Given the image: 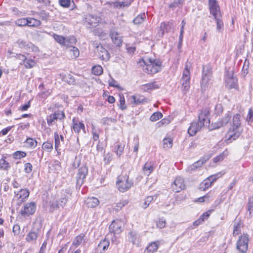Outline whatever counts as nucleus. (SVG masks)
I'll return each instance as SVG.
<instances>
[{
  "instance_id": "nucleus-16",
  "label": "nucleus",
  "mask_w": 253,
  "mask_h": 253,
  "mask_svg": "<svg viewBox=\"0 0 253 253\" xmlns=\"http://www.w3.org/2000/svg\"><path fill=\"white\" fill-rule=\"evenodd\" d=\"M182 85L184 90H188L190 88V70L187 64H186L182 77Z\"/></svg>"
},
{
  "instance_id": "nucleus-45",
  "label": "nucleus",
  "mask_w": 253,
  "mask_h": 253,
  "mask_svg": "<svg viewBox=\"0 0 253 253\" xmlns=\"http://www.w3.org/2000/svg\"><path fill=\"white\" fill-rule=\"evenodd\" d=\"M170 123V120L168 118H165L156 124L157 128H161L168 125Z\"/></svg>"
},
{
  "instance_id": "nucleus-61",
  "label": "nucleus",
  "mask_w": 253,
  "mask_h": 253,
  "mask_svg": "<svg viewBox=\"0 0 253 253\" xmlns=\"http://www.w3.org/2000/svg\"><path fill=\"white\" fill-rule=\"evenodd\" d=\"M248 210L250 216H252L253 214V198H252L249 199Z\"/></svg>"
},
{
  "instance_id": "nucleus-64",
  "label": "nucleus",
  "mask_w": 253,
  "mask_h": 253,
  "mask_svg": "<svg viewBox=\"0 0 253 253\" xmlns=\"http://www.w3.org/2000/svg\"><path fill=\"white\" fill-rule=\"evenodd\" d=\"M246 120L249 124L253 122V110L252 109H249Z\"/></svg>"
},
{
  "instance_id": "nucleus-12",
  "label": "nucleus",
  "mask_w": 253,
  "mask_h": 253,
  "mask_svg": "<svg viewBox=\"0 0 253 253\" xmlns=\"http://www.w3.org/2000/svg\"><path fill=\"white\" fill-rule=\"evenodd\" d=\"M249 236L247 234H243L239 236L237 243L236 248L241 253H246L248 249Z\"/></svg>"
},
{
  "instance_id": "nucleus-62",
  "label": "nucleus",
  "mask_w": 253,
  "mask_h": 253,
  "mask_svg": "<svg viewBox=\"0 0 253 253\" xmlns=\"http://www.w3.org/2000/svg\"><path fill=\"white\" fill-rule=\"evenodd\" d=\"M109 84L111 86H113L116 87L119 90H123L124 88L121 86H119L117 81H115L113 79L109 81Z\"/></svg>"
},
{
  "instance_id": "nucleus-58",
  "label": "nucleus",
  "mask_w": 253,
  "mask_h": 253,
  "mask_svg": "<svg viewBox=\"0 0 253 253\" xmlns=\"http://www.w3.org/2000/svg\"><path fill=\"white\" fill-rule=\"evenodd\" d=\"M32 99L28 100L25 104L21 105L19 108L18 110L21 112L25 111L31 107V102Z\"/></svg>"
},
{
  "instance_id": "nucleus-4",
  "label": "nucleus",
  "mask_w": 253,
  "mask_h": 253,
  "mask_svg": "<svg viewBox=\"0 0 253 253\" xmlns=\"http://www.w3.org/2000/svg\"><path fill=\"white\" fill-rule=\"evenodd\" d=\"M116 185L120 192H125L133 186V182L127 174L122 173L117 177Z\"/></svg>"
},
{
  "instance_id": "nucleus-28",
  "label": "nucleus",
  "mask_w": 253,
  "mask_h": 253,
  "mask_svg": "<svg viewBox=\"0 0 253 253\" xmlns=\"http://www.w3.org/2000/svg\"><path fill=\"white\" fill-rule=\"evenodd\" d=\"M212 82L211 78H202L201 86V89L203 91H205L207 90H209L211 87ZM205 93V92H204Z\"/></svg>"
},
{
  "instance_id": "nucleus-26",
  "label": "nucleus",
  "mask_w": 253,
  "mask_h": 253,
  "mask_svg": "<svg viewBox=\"0 0 253 253\" xmlns=\"http://www.w3.org/2000/svg\"><path fill=\"white\" fill-rule=\"evenodd\" d=\"M68 202V198L67 196L65 195L64 197L60 198L59 200L56 201L55 203H52L50 207L52 210H55L59 208H64Z\"/></svg>"
},
{
  "instance_id": "nucleus-19",
  "label": "nucleus",
  "mask_w": 253,
  "mask_h": 253,
  "mask_svg": "<svg viewBox=\"0 0 253 253\" xmlns=\"http://www.w3.org/2000/svg\"><path fill=\"white\" fill-rule=\"evenodd\" d=\"M128 202L127 199L122 198L114 204L112 205L111 207L109 208V211L110 212L120 211L125 206L128 204Z\"/></svg>"
},
{
  "instance_id": "nucleus-18",
  "label": "nucleus",
  "mask_w": 253,
  "mask_h": 253,
  "mask_svg": "<svg viewBox=\"0 0 253 253\" xmlns=\"http://www.w3.org/2000/svg\"><path fill=\"white\" fill-rule=\"evenodd\" d=\"M16 43L19 47L23 48L25 50L31 51L33 52L39 51L38 47L34 45L31 42H27L25 41L19 39L17 41Z\"/></svg>"
},
{
  "instance_id": "nucleus-22",
  "label": "nucleus",
  "mask_w": 253,
  "mask_h": 253,
  "mask_svg": "<svg viewBox=\"0 0 253 253\" xmlns=\"http://www.w3.org/2000/svg\"><path fill=\"white\" fill-rule=\"evenodd\" d=\"M110 36L113 43L117 46H121L122 45V37L117 32L112 30L110 32Z\"/></svg>"
},
{
  "instance_id": "nucleus-34",
  "label": "nucleus",
  "mask_w": 253,
  "mask_h": 253,
  "mask_svg": "<svg viewBox=\"0 0 253 253\" xmlns=\"http://www.w3.org/2000/svg\"><path fill=\"white\" fill-rule=\"evenodd\" d=\"M125 144L120 141H117L115 143L114 145V150L117 155L120 157L124 150Z\"/></svg>"
},
{
  "instance_id": "nucleus-1",
  "label": "nucleus",
  "mask_w": 253,
  "mask_h": 253,
  "mask_svg": "<svg viewBox=\"0 0 253 253\" xmlns=\"http://www.w3.org/2000/svg\"><path fill=\"white\" fill-rule=\"evenodd\" d=\"M240 117L241 116L239 114L233 116L232 123L223 138L224 141L226 144L232 143L241 135L242 131L240 130Z\"/></svg>"
},
{
  "instance_id": "nucleus-9",
  "label": "nucleus",
  "mask_w": 253,
  "mask_h": 253,
  "mask_svg": "<svg viewBox=\"0 0 253 253\" xmlns=\"http://www.w3.org/2000/svg\"><path fill=\"white\" fill-rule=\"evenodd\" d=\"M224 172H219L212 175L205 179L200 185V189L202 191H205L212 185L218 178L221 177Z\"/></svg>"
},
{
  "instance_id": "nucleus-52",
  "label": "nucleus",
  "mask_w": 253,
  "mask_h": 253,
  "mask_svg": "<svg viewBox=\"0 0 253 253\" xmlns=\"http://www.w3.org/2000/svg\"><path fill=\"white\" fill-rule=\"evenodd\" d=\"M153 201V197L152 196H147L144 200L143 202L141 204V207L146 209L149 205L151 203V202Z\"/></svg>"
},
{
  "instance_id": "nucleus-55",
  "label": "nucleus",
  "mask_w": 253,
  "mask_h": 253,
  "mask_svg": "<svg viewBox=\"0 0 253 253\" xmlns=\"http://www.w3.org/2000/svg\"><path fill=\"white\" fill-rule=\"evenodd\" d=\"M242 225L240 223H235L234 225L233 235L236 236L239 235L241 232Z\"/></svg>"
},
{
  "instance_id": "nucleus-57",
  "label": "nucleus",
  "mask_w": 253,
  "mask_h": 253,
  "mask_svg": "<svg viewBox=\"0 0 253 253\" xmlns=\"http://www.w3.org/2000/svg\"><path fill=\"white\" fill-rule=\"evenodd\" d=\"M58 2L61 6L64 8H69L73 1L71 0H58Z\"/></svg>"
},
{
  "instance_id": "nucleus-49",
  "label": "nucleus",
  "mask_w": 253,
  "mask_h": 253,
  "mask_svg": "<svg viewBox=\"0 0 253 253\" xmlns=\"http://www.w3.org/2000/svg\"><path fill=\"white\" fill-rule=\"evenodd\" d=\"M221 17L214 18L216 23V31L218 33H221L223 31L224 25L220 19Z\"/></svg>"
},
{
  "instance_id": "nucleus-42",
  "label": "nucleus",
  "mask_w": 253,
  "mask_h": 253,
  "mask_svg": "<svg viewBox=\"0 0 253 253\" xmlns=\"http://www.w3.org/2000/svg\"><path fill=\"white\" fill-rule=\"evenodd\" d=\"M27 156V153L23 151H16L12 154V157L14 160H20Z\"/></svg>"
},
{
  "instance_id": "nucleus-46",
  "label": "nucleus",
  "mask_w": 253,
  "mask_h": 253,
  "mask_svg": "<svg viewBox=\"0 0 253 253\" xmlns=\"http://www.w3.org/2000/svg\"><path fill=\"white\" fill-rule=\"evenodd\" d=\"M36 64V62L34 59L29 58L27 59L26 58V60L24 61L22 64L24 65L25 68L30 69L34 67Z\"/></svg>"
},
{
  "instance_id": "nucleus-6",
  "label": "nucleus",
  "mask_w": 253,
  "mask_h": 253,
  "mask_svg": "<svg viewBox=\"0 0 253 253\" xmlns=\"http://www.w3.org/2000/svg\"><path fill=\"white\" fill-rule=\"evenodd\" d=\"M36 208L37 206L35 202H27L22 207L19 214L23 217H29L35 213Z\"/></svg>"
},
{
  "instance_id": "nucleus-37",
  "label": "nucleus",
  "mask_w": 253,
  "mask_h": 253,
  "mask_svg": "<svg viewBox=\"0 0 253 253\" xmlns=\"http://www.w3.org/2000/svg\"><path fill=\"white\" fill-rule=\"evenodd\" d=\"M10 167L9 163L6 161V157L2 155L0 159V169L7 170Z\"/></svg>"
},
{
  "instance_id": "nucleus-20",
  "label": "nucleus",
  "mask_w": 253,
  "mask_h": 253,
  "mask_svg": "<svg viewBox=\"0 0 253 253\" xmlns=\"http://www.w3.org/2000/svg\"><path fill=\"white\" fill-rule=\"evenodd\" d=\"M209 7L211 13L214 18L221 17L219 7L215 0H209Z\"/></svg>"
},
{
  "instance_id": "nucleus-63",
  "label": "nucleus",
  "mask_w": 253,
  "mask_h": 253,
  "mask_svg": "<svg viewBox=\"0 0 253 253\" xmlns=\"http://www.w3.org/2000/svg\"><path fill=\"white\" fill-rule=\"evenodd\" d=\"M16 24L18 26H26L27 25V18H20L15 22Z\"/></svg>"
},
{
  "instance_id": "nucleus-17",
  "label": "nucleus",
  "mask_w": 253,
  "mask_h": 253,
  "mask_svg": "<svg viewBox=\"0 0 253 253\" xmlns=\"http://www.w3.org/2000/svg\"><path fill=\"white\" fill-rule=\"evenodd\" d=\"M171 187L173 192H179L185 188V184L183 178L180 177H176L171 185Z\"/></svg>"
},
{
  "instance_id": "nucleus-10",
  "label": "nucleus",
  "mask_w": 253,
  "mask_h": 253,
  "mask_svg": "<svg viewBox=\"0 0 253 253\" xmlns=\"http://www.w3.org/2000/svg\"><path fill=\"white\" fill-rule=\"evenodd\" d=\"M88 174V168L85 165L80 167L76 175V186L80 188L84 183L86 175Z\"/></svg>"
},
{
  "instance_id": "nucleus-7",
  "label": "nucleus",
  "mask_w": 253,
  "mask_h": 253,
  "mask_svg": "<svg viewBox=\"0 0 253 253\" xmlns=\"http://www.w3.org/2000/svg\"><path fill=\"white\" fill-rule=\"evenodd\" d=\"M65 118V114L63 111L57 110L46 117V120L49 126L54 125L58 121H62Z\"/></svg>"
},
{
  "instance_id": "nucleus-48",
  "label": "nucleus",
  "mask_w": 253,
  "mask_h": 253,
  "mask_svg": "<svg viewBox=\"0 0 253 253\" xmlns=\"http://www.w3.org/2000/svg\"><path fill=\"white\" fill-rule=\"evenodd\" d=\"M132 98L135 105L142 104L146 102V99L144 96H132Z\"/></svg>"
},
{
  "instance_id": "nucleus-40",
  "label": "nucleus",
  "mask_w": 253,
  "mask_h": 253,
  "mask_svg": "<svg viewBox=\"0 0 253 253\" xmlns=\"http://www.w3.org/2000/svg\"><path fill=\"white\" fill-rule=\"evenodd\" d=\"M42 148L43 151L50 153L53 148V144L52 142L47 140L42 144Z\"/></svg>"
},
{
  "instance_id": "nucleus-31",
  "label": "nucleus",
  "mask_w": 253,
  "mask_h": 253,
  "mask_svg": "<svg viewBox=\"0 0 253 253\" xmlns=\"http://www.w3.org/2000/svg\"><path fill=\"white\" fill-rule=\"evenodd\" d=\"M99 203V201L97 198L92 197L87 199L85 204L89 208H94L98 206Z\"/></svg>"
},
{
  "instance_id": "nucleus-30",
  "label": "nucleus",
  "mask_w": 253,
  "mask_h": 253,
  "mask_svg": "<svg viewBox=\"0 0 253 253\" xmlns=\"http://www.w3.org/2000/svg\"><path fill=\"white\" fill-rule=\"evenodd\" d=\"M85 21L90 26L95 27L100 22V18L92 15L88 14L85 17Z\"/></svg>"
},
{
  "instance_id": "nucleus-53",
  "label": "nucleus",
  "mask_w": 253,
  "mask_h": 253,
  "mask_svg": "<svg viewBox=\"0 0 253 253\" xmlns=\"http://www.w3.org/2000/svg\"><path fill=\"white\" fill-rule=\"evenodd\" d=\"M92 73L97 76L100 75L103 73V69L100 65L94 66L92 68Z\"/></svg>"
},
{
  "instance_id": "nucleus-25",
  "label": "nucleus",
  "mask_w": 253,
  "mask_h": 253,
  "mask_svg": "<svg viewBox=\"0 0 253 253\" xmlns=\"http://www.w3.org/2000/svg\"><path fill=\"white\" fill-rule=\"evenodd\" d=\"M133 0H123L122 1H115L111 2L110 5L114 8L121 9L129 6Z\"/></svg>"
},
{
  "instance_id": "nucleus-21",
  "label": "nucleus",
  "mask_w": 253,
  "mask_h": 253,
  "mask_svg": "<svg viewBox=\"0 0 253 253\" xmlns=\"http://www.w3.org/2000/svg\"><path fill=\"white\" fill-rule=\"evenodd\" d=\"M96 53L98 57L102 60L108 61L110 58L108 51L102 45L96 46Z\"/></svg>"
},
{
  "instance_id": "nucleus-14",
  "label": "nucleus",
  "mask_w": 253,
  "mask_h": 253,
  "mask_svg": "<svg viewBox=\"0 0 253 253\" xmlns=\"http://www.w3.org/2000/svg\"><path fill=\"white\" fill-rule=\"evenodd\" d=\"M225 86L229 89L236 88L238 86L237 79L232 71H227L225 75Z\"/></svg>"
},
{
  "instance_id": "nucleus-33",
  "label": "nucleus",
  "mask_w": 253,
  "mask_h": 253,
  "mask_svg": "<svg viewBox=\"0 0 253 253\" xmlns=\"http://www.w3.org/2000/svg\"><path fill=\"white\" fill-rule=\"evenodd\" d=\"M26 147L29 149H34L38 145V141L35 138L28 137L24 141Z\"/></svg>"
},
{
  "instance_id": "nucleus-11",
  "label": "nucleus",
  "mask_w": 253,
  "mask_h": 253,
  "mask_svg": "<svg viewBox=\"0 0 253 253\" xmlns=\"http://www.w3.org/2000/svg\"><path fill=\"white\" fill-rule=\"evenodd\" d=\"M52 36L58 43L65 46H70V44H74L77 42V39L74 36L65 38L56 34H53Z\"/></svg>"
},
{
  "instance_id": "nucleus-23",
  "label": "nucleus",
  "mask_w": 253,
  "mask_h": 253,
  "mask_svg": "<svg viewBox=\"0 0 253 253\" xmlns=\"http://www.w3.org/2000/svg\"><path fill=\"white\" fill-rule=\"evenodd\" d=\"M231 117V113L228 112V113L225 115L224 117L220 121L213 124L214 128L217 129L226 125L230 120Z\"/></svg>"
},
{
  "instance_id": "nucleus-47",
  "label": "nucleus",
  "mask_w": 253,
  "mask_h": 253,
  "mask_svg": "<svg viewBox=\"0 0 253 253\" xmlns=\"http://www.w3.org/2000/svg\"><path fill=\"white\" fill-rule=\"evenodd\" d=\"M69 47H71V49L70 50L71 57L73 59H76L80 55V51L78 48L75 46H71V44H70Z\"/></svg>"
},
{
  "instance_id": "nucleus-43",
  "label": "nucleus",
  "mask_w": 253,
  "mask_h": 253,
  "mask_svg": "<svg viewBox=\"0 0 253 253\" xmlns=\"http://www.w3.org/2000/svg\"><path fill=\"white\" fill-rule=\"evenodd\" d=\"M85 237V234L84 233H81L79 234V235L77 236L73 242V245L78 247L84 241Z\"/></svg>"
},
{
  "instance_id": "nucleus-27",
  "label": "nucleus",
  "mask_w": 253,
  "mask_h": 253,
  "mask_svg": "<svg viewBox=\"0 0 253 253\" xmlns=\"http://www.w3.org/2000/svg\"><path fill=\"white\" fill-rule=\"evenodd\" d=\"M154 163L152 161H147L142 168L143 173L144 175L149 176L154 170Z\"/></svg>"
},
{
  "instance_id": "nucleus-3",
  "label": "nucleus",
  "mask_w": 253,
  "mask_h": 253,
  "mask_svg": "<svg viewBox=\"0 0 253 253\" xmlns=\"http://www.w3.org/2000/svg\"><path fill=\"white\" fill-rule=\"evenodd\" d=\"M209 111L204 109L199 115V121L193 122L191 124V136L195 135L205 125L210 123L209 117Z\"/></svg>"
},
{
  "instance_id": "nucleus-44",
  "label": "nucleus",
  "mask_w": 253,
  "mask_h": 253,
  "mask_svg": "<svg viewBox=\"0 0 253 253\" xmlns=\"http://www.w3.org/2000/svg\"><path fill=\"white\" fill-rule=\"evenodd\" d=\"M146 19V14L145 13H141L138 15L133 20V22L135 25H139L142 23Z\"/></svg>"
},
{
  "instance_id": "nucleus-2",
  "label": "nucleus",
  "mask_w": 253,
  "mask_h": 253,
  "mask_svg": "<svg viewBox=\"0 0 253 253\" xmlns=\"http://www.w3.org/2000/svg\"><path fill=\"white\" fill-rule=\"evenodd\" d=\"M139 63L143 71L150 74H156L161 70L162 62L157 59L144 57Z\"/></svg>"
},
{
  "instance_id": "nucleus-24",
  "label": "nucleus",
  "mask_w": 253,
  "mask_h": 253,
  "mask_svg": "<svg viewBox=\"0 0 253 253\" xmlns=\"http://www.w3.org/2000/svg\"><path fill=\"white\" fill-rule=\"evenodd\" d=\"M160 246L159 241L151 242L146 247L144 253H155L157 252Z\"/></svg>"
},
{
  "instance_id": "nucleus-41",
  "label": "nucleus",
  "mask_w": 253,
  "mask_h": 253,
  "mask_svg": "<svg viewBox=\"0 0 253 253\" xmlns=\"http://www.w3.org/2000/svg\"><path fill=\"white\" fill-rule=\"evenodd\" d=\"M27 26L31 27H37L41 24L40 20L31 17L27 18Z\"/></svg>"
},
{
  "instance_id": "nucleus-8",
  "label": "nucleus",
  "mask_w": 253,
  "mask_h": 253,
  "mask_svg": "<svg viewBox=\"0 0 253 253\" xmlns=\"http://www.w3.org/2000/svg\"><path fill=\"white\" fill-rule=\"evenodd\" d=\"M41 230V226L34 225L29 232L27 234L25 241L28 243H35L38 238Z\"/></svg>"
},
{
  "instance_id": "nucleus-38",
  "label": "nucleus",
  "mask_w": 253,
  "mask_h": 253,
  "mask_svg": "<svg viewBox=\"0 0 253 253\" xmlns=\"http://www.w3.org/2000/svg\"><path fill=\"white\" fill-rule=\"evenodd\" d=\"M163 147L165 149H169L172 147L173 140L170 136L166 137L163 140Z\"/></svg>"
},
{
  "instance_id": "nucleus-13",
  "label": "nucleus",
  "mask_w": 253,
  "mask_h": 253,
  "mask_svg": "<svg viewBox=\"0 0 253 253\" xmlns=\"http://www.w3.org/2000/svg\"><path fill=\"white\" fill-rule=\"evenodd\" d=\"M124 225L125 223L122 219H115L111 222L109 226V232L114 234H120L123 230Z\"/></svg>"
},
{
  "instance_id": "nucleus-5",
  "label": "nucleus",
  "mask_w": 253,
  "mask_h": 253,
  "mask_svg": "<svg viewBox=\"0 0 253 253\" xmlns=\"http://www.w3.org/2000/svg\"><path fill=\"white\" fill-rule=\"evenodd\" d=\"M30 193L29 190L26 188L14 190L12 200L16 202L17 205L20 206L27 200L30 196Z\"/></svg>"
},
{
  "instance_id": "nucleus-32",
  "label": "nucleus",
  "mask_w": 253,
  "mask_h": 253,
  "mask_svg": "<svg viewBox=\"0 0 253 253\" xmlns=\"http://www.w3.org/2000/svg\"><path fill=\"white\" fill-rule=\"evenodd\" d=\"M110 246V242L106 238L101 240L98 245V248L101 251L100 253L106 252Z\"/></svg>"
},
{
  "instance_id": "nucleus-54",
  "label": "nucleus",
  "mask_w": 253,
  "mask_h": 253,
  "mask_svg": "<svg viewBox=\"0 0 253 253\" xmlns=\"http://www.w3.org/2000/svg\"><path fill=\"white\" fill-rule=\"evenodd\" d=\"M100 132V130L99 129H97L94 127L92 128L91 133L92 134V139L93 141H99Z\"/></svg>"
},
{
  "instance_id": "nucleus-35",
  "label": "nucleus",
  "mask_w": 253,
  "mask_h": 253,
  "mask_svg": "<svg viewBox=\"0 0 253 253\" xmlns=\"http://www.w3.org/2000/svg\"><path fill=\"white\" fill-rule=\"evenodd\" d=\"M212 68L210 65H205L203 67L202 78H211Z\"/></svg>"
},
{
  "instance_id": "nucleus-60",
  "label": "nucleus",
  "mask_w": 253,
  "mask_h": 253,
  "mask_svg": "<svg viewBox=\"0 0 253 253\" xmlns=\"http://www.w3.org/2000/svg\"><path fill=\"white\" fill-rule=\"evenodd\" d=\"M206 162V160L204 161L202 160H200L195 163H194L192 166H191V170H195L198 168H200L203 166L204 163Z\"/></svg>"
},
{
  "instance_id": "nucleus-50",
  "label": "nucleus",
  "mask_w": 253,
  "mask_h": 253,
  "mask_svg": "<svg viewBox=\"0 0 253 253\" xmlns=\"http://www.w3.org/2000/svg\"><path fill=\"white\" fill-rule=\"evenodd\" d=\"M228 155V152L227 150H225L221 154L218 155L213 159V161L214 163H217L218 162L222 161L225 157Z\"/></svg>"
},
{
  "instance_id": "nucleus-39",
  "label": "nucleus",
  "mask_w": 253,
  "mask_h": 253,
  "mask_svg": "<svg viewBox=\"0 0 253 253\" xmlns=\"http://www.w3.org/2000/svg\"><path fill=\"white\" fill-rule=\"evenodd\" d=\"M62 80L69 84H74L75 83V79L72 75L67 73L65 74H60Z\"/></svg>"
},
{
  "instance_id": "nucleus-36",
  "label": "nucleus",
  "mask_w": 253,
  "mask_h": 253,
  "mask_svg": "<svg viewBox=\"0 0 253 253\" xmlns=\"http://www.w3.org/2000/svg\"><path fill=\"white\" fill-rule=\"evenodd\" d=\"M172 27V24L171 22H162L161 23L160 26V30L162 32V34L163 35L165 32H169Z\"/></svg>"
},
{
  "instance_id": "nucleus-59",
  "label": "nucleus",
  "mask_w": 253,
  "mask_h": 253,
  "mask_svg": "<svg viewBox=\"0 0 253 253\" xmlns=\"http://www.w3.org/2000/svg\"><path fill=\"white\" fill-rule=\"evenodd\" d=\"M119 107L122 110H124L126 109L124 96H120Z\"/></svg>"
},
{
  "instance_id": "nucleus-15",
  "label": "nucleus",
  "mask_w": 253,
  "mask_h": 253,
  "mask_svg": "<svg viewBox=\"0 0 253 253\" xmlns=\"http://www.w3.org/2000/svg\"><path fill=\"white\" fill-rule=\"evenodd\" d=\"M72 122V128L75 133L79 134L81 130L85 133V125L82 121L80 120L79 118L74 117Z\"/></svg>"
},
{
  "instance_id": "nucleus-56",
  "label": "nucleus",
  "mask_w": 253,
  "mask_h": 253,
  "mask_svg": "<svg viewBox=\"0 0 253 253\" xmlns=\"http://www.w3.org/2000/svg\"><path fill=\"white\" fill-rule=\"evenodd\" d=\"M166 226V221L164 217L160 218L156 221V226L159 228H164Z\"/></svg>"
},
{
  "instance_id": "nucleus-29",
  "label": "nucleus",
  "mask_w": 253,
  "mask_h": 253,
  "mask_svg": "<svg viewBox=\"0 0 253 253\" xmlns=\"http://www.w3.org/2000/svg\"><path fill=\"white\" fill-rule=\"evenodd\" d=\"M54 147L56 151L59 153L58 150L60 146V142H64V137L63 135H59L57 131L54 133Z\"/></svg>"
},
{
  "instance_id": "nucleus-51",
  "label": "nucleus",
  "mask_w": 253,
  "mask_h": 253,
  "mask_svg": "<svg viewBox=\"0 0 253 253\" xmlns=\"http://www.w3.org/2000/svg\"><path fill=\"white\" fill-rule=\"evenodd\" d=\"M163 114L160 112H156L152 114V115L150 117V120L151 122H156L163 117Z\"/></svg>"
}]
</instances>
